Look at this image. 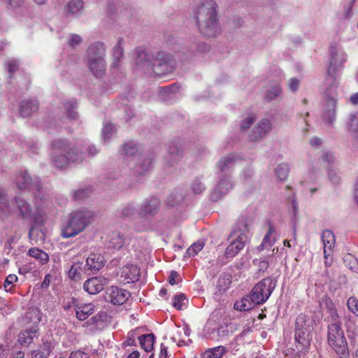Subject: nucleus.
Here are the masks:
<instances>
[{"instance_id": "1", "label": "nucleus", "mask_w": 358, "mask_h": 358, "mask_svg": "<svg viewBox=\"0 0 358 358\" xmlns=\"http://www.w3.org/2000/svg\"><path fill=\"white\" fill-rule=\"evenodd\" d=\"M217 8V4L214 0L200 1L192 8L191 20L200 33L206 37H215L220 32Z\"/></svg>"}, {"instance_id": "2", "label": "nucleus", "mask_w": 358, "mask_h": 358, "mask_svg": "<svg viewBox=\"0 0 358 358\" xmlns=\"http://www.w3.org/2000/svg\"><path fill=\"white\" fill-rule=\"evenodd\" d=\"M135 65L149 73L161 76L171 71L169 64V55L165 52L159 51L155 54L148 52L141 48L135 50Z\"/></svg>"}, {"instance_id": "3", "label": "nucleus", "mask_w": 358, "mask_h": 358, "mask_svg": "<svg viewBox=\"0 0 358 358\" xmlns=\"http://www.w3.org/2000/svg\"><path fill=\"white\" fill-rule=\"evenodd\" d=\"M50 158L52 165L58 169L66 167L70 163L81 162L83 154L66 138H56L50 143Z\"/></svg>"}, {"instance_id": "4", "label": "nucleus", "mask_w": 358, "mask_h": 358, "mask_svg": "<svg viewBox=\"0 0 358 358\" xmlns=\"http://www.w3.org/2000/svg\"><path fill=\"white\" fill-rule=\"evenodd\" d=\"M94 217L95 213L89 209L72 211L69 215L67 221L61 227V236L64 238L76 236L91 224Z\"/></svg>"}, {"instance_id": "5", "label": "nucleus", "mask_w": 358, "mask_h": 358, "mask_svg": "<svg viewBox=\"0 0 358 358\" xmlns=\"http://www.w3.org/2000/svg\"><path fill=\"white\" fill-rule=\"evenodd\" d=\"M30 203L21 196H16L9 202L8 193L0 188V215H13L20 219L28 220L31 217Z\"/></svg>"}, {"instance_id": "6", "label": "nucleus", "mask_w": 358, "mask_h": 358, "mask_svg": "<svg viewBox=\"0 0 358 358\" xmlns=\"http://www.w3.org/2000/svg\"><path fill=\"white\" fill-rule=\"evenodd\" d=\"M127 165L134 173L141 175L149 170L152 165V159L147 155L140 152V148L134 141L124 144L122 149Z\"/></svg>"}, {"instance_id": "7", "label": "nucleus", "mask_w": 358, "mask_h": 358, "mask_svg": "<svg viewBox=\"0 0 358 358\" xmlns=\"http://www.w3.org/2000/svg\"><path fill=\"white\" fill-rule=\"evenodd\" d=\"M106 49L101 42L91 44L86 50L85 59L88 69L94 76L102 77L106 70Z\"/></svg>"}, {"instance_id": "8", "label": "nucleus", "mask_w": 358, "mask_h": 358, "mask_svg": "<svg viewBox=\"0 0 358 358\" xmlns=\"http://www.w3.org/2000/svg\"><path fill=\"white\" fill-rule=\"evenodd\" d=\"M249 232V227L245 220L236 222L229 236L230 244L226 249L227 257H234L243 248L248 239Z\"/></svg>"}, {"instance_id": "9", "label": "nucleus", "mask_w": 358, "mask_h": 358, "mask_svg": "<svg viewBox=\"0 0 358 358\" xmlns=\"http://www.w3.org/2000/svg\"><path fill=\"white\" fill-rule=\"evenodd\" d=\"M328 342L339 358L349 357L347 341L338 320L334 319L328 326Z\"/></svg>"}, {"instance_id": "10", "label": "nucleus", "mask_w": 358, "mask_h": 358, "mask_svg": "<svg viewBox=\"0 0 358 358\" xmlns=\"http://www.w3.org/2000/svg\"><path fill=\"white\" fill-rule=\"evenodd\" d=\"M313 322L306 315H300L295 322L296 348L300 352H306L312 340Z\"/></svg>"}, {"instance_id": "11", "label": "nucleus", "mask_w": 358, "mask_h": 358, "mask_svg": "<svg viewBox=\"0 0 358 358\" xmlns=\"http://www.w3.org/2000/svg\"><path fill=\"white\" fill-rule=\"evenodd\" d=\"M34 199L36 204V212L31 213L34 226H32L29 231V238L31 240L36 241V235L40 232L41 234V238L43 237L42 231L37 228V226H41L45 222V208L49 205V194L47 193L43 194L39 196L36 193H34Z\"/></svg>"}, {"instance_id": "12", "label": "nucleus", "mask_w": 358, "mask_h": 358, "mask_svg": "<svg viewBox=\"0 0 358 358\" xmlns=\"http://www.w3.org/2000/svg\"><path fill=\"white\" fill-rule=\"evenodd\" d=\"M13 182L17 188L22 192H31L34 195V193H36L39 196L47 193L46 190L43 189L40 180L38 178H31L26 170H20L17 172L15 176Z\"/></svg>"}, {"instance_id": "13", "label": "nucleus", "mask_w": 358, "mask_h": 358, "mask_svg": "<svg viewBox=\"0 0 358 358\" xmlns=\"http://www.w3.org/2000/svg\"><path fill=\"white\" fill-rule=\"evenodd\" d=\"M277 281L271 278H266L257 283L251 291L252 296L260 304L266 302L275 288Z\"/></svg>"}, {"instance_id": "14", "label": "nucleus", "mask_w": 358, "mask_h": 358, "mask_svg": "<svg viewBox=\"0 0 358 358\" xmlns=\"http://www.w3.org/2000/svg\"><path fill=\"white\" fill-rule=\"evenodd\" d=\"M272 129L271 121L268 118H263L260 120L257 125L252 129L250 134V139L252 141H262L264 138L271 131Z\"/></svg>"}, {"instance_id": "15", "label": "nucleus", "mask_w": 358, "mask_h": 358, "mask_svg": "<svg viewBox=\"0 0 358 358\" xmlns=\"http://www.w3.org/2000/svg\"><path fill=\"white\" fill-rule=\"evenodd\" d=\"M140 273L136 265L127 264L120 269L118 280L123 284L134 283L139 280Z\"/></svg>"}, {"instance_id": "16", "label": "nucleus", "mask_w": 358, "mask_h": 358, "mask_svg": "<svg viewBox=\"0 0 358 358\" xmlns=\"http://www.w3.org/2000/svg\"><path fill=\"white\" fill-rule=\"evenodd\" d=\"M130 296V293L124 289L112 286L106 293V299L114 305H122Z\"/></svg>"}, {"instance_id": "17", "label": "nucleus", "mask_w": 358, "mask_h": 358, "mask_svg": "<svg viewBox=\"0 0 358 358\" xmlns=\"http://www.w3.org/2000/svg\"><path fill=\"white\" fill-rule=\"evenodd\" d=\"M233 187V183L229 175H223L220 177L217 185L211 192V199L217 201L227 194Z\"/></svg>"}, {"instance_id": "18", "label": "nucleus", "mask_w": 358, "mask_h": 358, "mask_svg": "<svg viewBox=\"0 0 358 358\" xmlns=\"http://www.w3.org/2000/svg\"><path fill=\"white\" fill-rule=\"evenodd\" d=\"M331 60L328 68V74L331 76L346 61L347 56L342 50H337L335 47L330 49Z\"/></svg>"}, {"instance_id": "19", "label": "nucleus", "mask_w": 358, "mask_h": 358, "mask_svg": "<svg viewBox=\"0 0 358 358\" xmlns=\"http://www.w3.org/2000/svg\"><path fill=\"white\" fill-rule=\"evenodd\" d=\"M108 283V280L106 278L94 277L85 282L83 288L89 294H96L101 292Z\"/></svg>"}, {"instance_id": "20", "label": "nucleus", "mask_w": 358, "mask_h": 358, "mask_svg": "<svg viewBox=\"0 0 358 358\" xmlns=\"http://www.w3.org/2000/svg\"><path fill=\"white\" fill-rule=\"evenodd\" d=\"M159 207V199L152 196L143 201L140 207L139 213L141 216L154 215L157 213Z\"/></svg>"}, {"instance_id": "21", "label": "nucleus", "mask_w": 358, "mask_h": 358, "mask_svg": "<svg viewBox=\"0 0 358 358\" xmlns=\"http://www.w3.org/2000/svg\"><path fill=\"white\" fill-rule=\"evenodd\" d=\"M241 157L237 154H230L221 158L217 162V168L224 175H228L227 172L230 171L241 159Z\"/></svg>"}, {"instance_id": "22", "label": "nucleus", "mask_w": 358, "mask_h": 358, "mask_svg": "<svg viewBox=\"0 0 358 358\" xmlns=\"http://www.w3.org/2000/svg\"><path fill=\"white\" fill-rule=\"evenodd\" d=\"M260 304L257 301L256 298L252 296L251 292L249 294L243 296L241 300L235 302L234 308L239 311H248L253 308L255 306Z\"/></svg>"}, {"instance_id": "23", "label": "nucleus", "mask_w": 358, "mask_h": 358, "mask_svg": "<svg viewBox=\"0 0 358 358\" xmlns=\"http://www.w3.org/2000/svg\"><path fill=\"white\" fill-rule=\"evenodd\" d=\"M105 260L102 255L99 254H91L86 259L85 269L92 273L100 270L104 265Z\"/></svg>"}, {"instance_id": "24", "label": "nucleus", "mask_w": 358, "mask_h": 358, "mask_svg": "<svg viewBox=\"0 0 358 358\" xmlns=\"http://www.w3.org/2000/svg\"><path fill=\"white\" fill-rule=\"evenodd\" d=\"M337 101L334 97H327L324 106L323 117L327 123H332L336 119Z\"/></svg>"}, {"instance_id": "25", "label": "nucleus", "mask_w": 358, "mask_h": 358, "mask_svg": "<svg viewBox=\"0 0 358 358\" xmlns=\"http://www.w3.org/2000/svg\"><path fill=\"white\" fill-rule=\"evenodd\" d=\"M108 320V314L106 312H100L95 316L91 317L86 324L91 326V331H96L103 329Z\"/></svg>"}, {"instance_id": "26", "label": "nucleus", "mask_w": 358, "mask_h": 358, "mask_svg": "<svg viewBox=\"0 0 358 358\" xmlns=\"http://www.w3.org/2000/svg\"><path fill=\"white\" fill-rule=\"evenodd\" d=\"M107 247L114 250H120L124 244V238L119 231L108 234L106 238Z\"/></svg>"}, {"instance_id": "27", "label": "nucleus", "mask_w": 358, "mask_h": 358, "mask_svg": "<svg viewBox=\"0 0 358 358\" xmlns=\"http://www.w3.org/2000/svg\"><path fill=\"white\" fill-rule=\"evenodd\" d=\"M37 327L33 326L30 329L20 332L18 336L17 341L20 345L27 347L29 345L35 338L38 336Z\"/></svg>"}, {"instance_id": "28", "label": "nucleus", "mask_w": 358, "mask_h": 358, "mask_svg": "<svg viewBox=\"0 0 358 358\" xmlns=\"http://www.w3.org/2000/svg\"><path fill=\"white\" fill-rule=\"evenodd\" d=\"M76 316L79 320H85L94 312L92 303H76L74 306Z\"/></svg>"}, {"instance_id": "29", "label": "nucleus", "mask_w": 358, "mask_h": 358, "mask_svg": "<svg viewBox=\"0 0 358 358\" xmlns=\"http://www.w3.org/2000/svg\"><path fill=\"white\" fill-rule=\"evenodd\" d=\"M123 45L124 39L122 37H119L117 40L116 44L114 45L112 50L113 63L111 65L113 68L118 67L122 59L123 58Z\"/></svg>"}, {"instance_id": "30", "label": "nucleus", "mask_w": 358, "mask_h": 358, "mask_svg": "<svg viewBox=\"0 0 358 358\" xmlns=\"http://www.w3.org/2000/svg\"><path fill=\"white\" fill-rule=\"evenodd\" d=\"M182 148L179 143L169 146L166 160L171 166L176 163L182 156Z\"/></svg>"}, {"instance_id": "31", "label": "nucleus", "mask_w": 358, "mask_h": 358, "mask_svg": "<svg viewBox=\"0 0 358 358\" xmlns=\"http://www.w3.org/2000/svg\"><path fill=\"white\" fill-rule=\"evenodd\" d=\"M321 239L323 244V252L333 251L336 243L334 233L331 230L325 229L321 234Z\"/></svg>"}, {"instance_id": "32", "label": "nucleus", "mask_w": 358, "mask_h": 358, "mask_svg": "<svg viewBox=\"0 0 358 358\" xmlns=\"http://www.w3.org/2000/svg\"><path fill=\"white\" fill-rule=\"evenodd\" d=\"M38 103L36 100L23 101L20 106V113L22 117H28L38 110Z\"/></svg>"}, {"instance_id": "33", "label": "nucleus", "mask_w": 358, "mask_h": 358, "mask_svg": "<svg viewBox=\"0 0 358 358\" xmlns=\"http://www.w3.org/2000/svg\"><path fill=\"white\" fill-rule=\"evenodd\" d=\"M347 129L358 139V112L349 115L346 122Z\"/></svg>"}, {"instance_id": "34", "label": "nucleus", "mask_w": 358, "mask_h": 358, "mask_svg": "<svg viewBox=\"0 0 358 358\" xmlns=\"http://www.w3.org/2000/svg\"><path fill=\"white\" fill-rule=\"evenodd\" d=\"M63 108L66 117L69 120H74L78 118V113L76 112V101L72 99L63 103Z\"/></svg>"}, {"instance_id": "35", "label": "nucleus", "mask_w": 358, "mask_h": 358, "mask_svg": "<svg viewBox=\"0 0 358 358\" xmlns=\"http://www.w3.org/2000/svg\"><path fill=\"white\" fill-rule=\"evenodd\" d=\"M28 254L30 257L38 260V262L43 265L48 263L49 260V255L47 252L37 248H31L29 250Z\"/></svg>"}, {"instance_id": "36", "label": "nucleus", "mask_w": 358, "mask_h": 358, "mask_svg": "<svg viewBox=\"0 0 358 358\" xmlns=\"http://www.w3.org/2000/svg\"><path fill=\"white\" fill-rule=\"evenodd\" d=\"M227 352V349L222 345L208 348L203 353V358H222Z\"/></svg>"}, {"instance_id": "37", "label": "nucleus", "mask_w": 358, "mask_h": 358, "mask_svg": "<svg viewBox=\"0 0 358 358\" xmlns=\"http://www.w3.org/2000/svg\"><path fill=\"white\" fill-rule=\"evenodd\" d=\"M275 241V233L274 229L270 227L267 234L264 236L262 244L258 248L259 250L270 248Z\"/></svg>"}, {"instance_id": "38", "label": "nucleus", "mask_w": 358, "mask_h": 358, "mask_svg": "<svg viewBox=\"0 0 358 358\" xmlns=\"http://www.w3.org/2000/svg\"><path fill=\"white\" fill-rule=\"evenodd\" d=\"M139 341L145 351L150 352L153 349L155 336L152 334L142 335L139 337Z\"/></svg>"}, {"instance_id": "39", "label": "nucleus", "mask_w": 358, "mask_h": 358, "mask_svg": "<svg viewBox=\"0 0 358 358\" xmlns=\"http://www.w3.org/2000/svg\"><path fill=\"white\" fill-rule=\"evenodd\" d=\"M83 7L82 0H71L65 7L66 14H76Z\"/></svg>"}, {"instance_id": "40", "label": "nucleus", "mask_w": 358, "mask_h": 358, "mask_svg": "<svg viewBox=\"0 0 358 358\" xmlns=\"http://www.w3.org/2000/svg\"><path fill=\"white\" fill-rule=\"evenodd\" d=\"M282 92V89L278 83L268 88L265 92V98L269 101L273 100L278 97Z\"/></svg>"}, {"instance_id": "41", "label": "nucleus", "mask_w": 358, "mask_h": 358, "mask_svg": "<svg viewBox=\"0 0 358 358\" xmlns=\"http://www.w3.org/2000/svg\"><path fill=\"white\" fill-rule=\"evenodd\" d=\"M289 173V166L287 164L282 163L275 168V173L280 180H285L287 179Z\"/></svg>"}, {"instance_id": "42", "label": "nucleus", "mask_w": 358, "mask_h": 358, "mask_svg": "<svg viewBox=\"0 0 358 358\" xmlns=\"http://www.w3.org/2000/svg\"><path fill=\"white\" fill-rule=\"evenodd\" d=\"M191 189L194 194H199L206 190V185L201 178H195L192 182Z\"/></svg>"}, {"instance_id": "43", "label": "nucleus", "mask_w": 358, "mask_h": 358, "mask_svg": "<svg viewBox=\"0 0 358 358\" xmlns=\"http://www.w3.org/2000/svg\"><path fill=\"white\" fill-rule=\"evenodd\" d=\"M187 299L183 294H176L173 300V306L178 310H181L186 306Z\"/></svg>"}, {"instance_id": "44", "label": "nucleus", "mask_w": 358, "mask_h": 358, "mask_svg": "<svg viewBox=\"0 0 358 358\" xmlns=\"http://www.w3.org/2000/svg\"><path fill=\"white\" fill-rule=\"evenodd\" d=\"M256 120V115L253 113H250L247 115L245 117L243 118L241 120L240 127L241 129L243 131H245L248 129H249L251 126V124L255 122Z\"/></svg>"}, {"instance_id": "45", "label": "nucleus", "mask_w": 358, "mask_h": 358, "mask_svg": "<svg viewBox=\"0 0 358 358\" xmlns=\"http://www.w3.org/2000/svg\"><path fill=\"white\" fill-rule=\"evenodd\" d=\"M231 283V280L229 275H224L219 278L217 284V289L220 292H224L227 289H228L229 285Z\"/></svg>"}, {"instance_id": "46", "label": "nucleus", "mask_w": 358, "mask_h": 358, "mask_svg": "<svg viewBox=\"0 0 358 358\" xmlns=\"http://www.w3.org/2000/svg\"><path fill=\"white\" fill-rule=\"evenodd\" d=\"M204 246V243L203 241H198L196 243H193L187 250V255L189 257L194 256L200 252Z\"/></svg>"}, {"instance_id": "47", "label": "nucleus", "mask_w": 358, "mask_h": 358, "mask_svg": "<svg viewBox=\"0 0 358 358\" xmlns=\"http://www.w3.org/2000/svg\"><path fill=\"white\" fill-rule=\"evenodd\" d=\"M252 262L255 266H257L259 272L264 273L268 267V262L266 258L255 259Z\"/></svg>"}, {"instance_id": "48", "label": "nucleus", "mask_w": 358, "mask_h": 358, "mask_svg": "<svg viewBox=\"0 0 358 358\" xmlns=\"http://www.w3.org/2000/svg\"><path fill=\"white\" fill-rule=\"evenodd\" d=\"M82 263L77 262H74L69 270L68 275L71 278H75L78 276L80 273Z\"/></svg>"}, {"instance_id": "49", "label": "nucleus", "mask_w": 358, "mask_h": 358, "mask_svg": "<svg viewBox=\"0 0 358 358\" xmlns=\"http://www.w3.org/2000/svg\"><path fill=\"white\" fill-rule=\"evenodd\" d=\"M114 127L110 124H105L102 129V138L103 141L109 139L114 134Z\"/></svg>"}, {"instance_id": "50", "label": "nucleus", "mask_w": 358, "mask_h": 358, "mask_svg": "<svg viewBox=\"0 0 358 358\" xmlns=\"http://www.w3.org/2000/svg\"><path fill=\"white\" fill-rule=\"evenodd\" d=\"M17 281V277L14 274H10L8 275L4 282H3V287L6 292H11L12 288L13 286V284Z\"/></svg>"}, {"instance_id": "51", "label": "nucleus", "mask_w": 358, "mask_h": 358, "mask_svg": "<svg viewBox=\"0 0 358 358\" xmlns=\"http://www.w3.org/2000/svg\"><path fill=\"white\" fill-rule=\"evenodd\" d=\"M347 305L350 312L358 315V299L356 297H350L348 300Z\"/></svg>"}, {"instance_id": "52", "label": "nucleus", "mask_w": 358, "mask_h": 358, "mask_svg": "<svg viewBox=\"0 0 358 358\" xmlns=\"http://www.w3.org/2000/svg\"><path fill=\"white\" fill-rule=\"evenodd\" d=\"M40 348L43 350L42 354L43 355L40 357H48L52 350L54 348V343L51 341H45Z\"/></svg>"}, {"instance_id": "53", "label": "nucleus", "mask_w": 358, "mask_h": 358, "mask_svg": "<svg viewBox=\"0 0 358 358\" xmlns=\"http://www.w3.org/2000/svg\"><path fill=\"white\" fill-rule=\"evenodd\" d=\"M322 160L324 163H326L327 165L333 164L336 160L334 154L328 150L324 151L321 156Z\"/></svg>"}, {"instance_id": "54", "label": "nucleus", "mask_w": 358, "mask_h": 358, "mask_svg": "<svg viewBox=\"0 0 358 358\" xmlns=\"http://www.w3.org/2000/svg\"><path fill=\"white\" fill-rule=\"evenodd\" d=\"M7 70L11 75L16 71L19 68V62L15 59H9L6 62Z\"/></svg>"}, {"instance_id": "55", "label": "nucleus", "mask_w": 358, "mask_h": 358, "mask_svg": "<svg viewBox=\"0 0 358 358\" xmlns=\"http://www.w3.org/2000/svg\"><path fill=\"white\" fill-rule=\"evenodd\" d=\"M300 85V80L296 78H290L287 82V87L292 92H295Z\"/></svg>"}, {"instance_id": "56", "label": "nucleus", "mask_w": 358, "mask_h": 358, "mask_svg": "<svg viewBox=\"0 0 358 358\" xmlns=\"http://www.w3.org/2000/svg\"><path fill=\"white\" fill-rule=\"evenodd\" d=\"M89 194V189H77L73 192V198L76 200L83 199L85 198Z\"/></svg>"}, {"instance_id": "57", "label": "nucleus", "mask_w": 358, "mask_h": 358, "mask_svg": "<svg viewBox=\"0 0 358 358\" xmlns=\"http://www.w3.org/2000/svg\"><path fill=\"white\" fill-rule=\"evenodd\" d=\"M289 206L290 209L292 210L293 216L296 217L299 208H298V203L296 200V197L294 195H293L289 199Z\"/></svg>"}, {"instance_id": "58", "label": "nucleus", "mask_w": 358, "mask_h": 358, "mask_svg": "<svg viewBox=\"0 0 358 358\" xmlns=\"http://www.w3.org/2000/svg\"><path fill=\"white\" fill-rule=\"evenodd\" d=\"M82 41V38L78 34H71L69 38V44L71 46H76Z\"/></svg>"}, {"instance_id": "59", "label": "nucleus", "mask_w": 358, "mask_h": 358, "mask_svg": "<svg viewBox=\"0 0 358 358\" xmlns=\"http://www.w3.org/2000/svg\"><path fill=\"white\" fill-rule=\"evenodd\" d=\"M135 212V208L131 204H128L122 209V215L129 217L133 215Z\"/></svg>"}, {"instance_id": "60", "label": "nucleus", "mask_w": 358, "mask_h": 358, "mask_svg": "<svg viewBox=\"0 0 358 358\" xmlns=\"http://www.w3.org/2000/svg\"><path fill=\"white\" fill-rule=\"evenodd\" d=\"M69 358H90L89 355L80 351V350H76L71 352L69 355Z\"/></svg>"}, {"instance_id": "61", "label": "nucleus", "mask_w": 358, "mask_h": 358, "mask_svg": "<svg viewBox=\"0 0 358 358\" xmlns=\"http://www.w3.org/2000/svg\"><path fill=\"white\" fill-rule=\"evenodd\" d=\"M332 252L333 251L324 252V264L326 266H330L333 262Z\"/></svg>"}, {"instance_id": "62", "label": "nucleus", "mask_w": 358, "mask_h": 358, "mask_svg": "<svg viewBox=\"0 0 358 358\" xmlns=\"http://www.w3.org/2000/svg\"><path fill=\"white\" fill-rule=\"evenodd\" d=\"M24 0H6L8 6L11 8L20 7L23 4Z\"/></svg>"}, {"instance_id": "63", "label": "nucleus", "mask_w": 358, "mask_h": 358, "mask_svg": "<svg viewBox=\"0 0 358 358\" xmlns=\"http://www.w3.org/2000/svg\"><path fill=\"white\" fill-rule=\"evenodd\" d=\"M317 171L315 169H312L311 168L308 169V173L306 175L307 181L314 180L316 178Z\"/></svg>"}, {"instance_id": "64", "label": "nucleus", "mask_w": 358, "mask_h": 358, "mask_svg": "<svg viewBox=\"0 0 358 358\" xmlns=\"http://www.w3.org/2000/svg\"><path fill=\"white\" fill-rule=\"evenodd\" d=\"M328 176L329 179L332 181L334 183H337L339 180V178L337 176V174L334 172L332 169L328 170Z\"/></svg>"}]
</instances>
